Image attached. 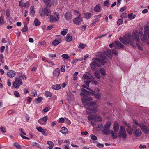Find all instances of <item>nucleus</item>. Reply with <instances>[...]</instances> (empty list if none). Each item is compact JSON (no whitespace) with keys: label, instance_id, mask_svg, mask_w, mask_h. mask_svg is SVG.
<instances>
[{"label":"nucleus","instance_id":"f257e3e1","mask_svg":"<svg viewBox=\"0 0 149 149\" xmlns=\"http://www.w3.org/2000/svg\"><path fill=\"white\" fill-rule=\"evenodd\" d=\"M132 39L130 34L125 35L123 38H119L120 41L123 44L126 45L130 44L134 48L136 47L135 42H139L140 40L139 36V33L137 31H134L132 34Z\"/></svg>","mask_w":149,"mask_h":149},{"label":"nucleus","instance_id":"f03ea898","mask_svg":"<svg viewBox=\"0 0 149 149\" xmlns=\"http://www.w3.org/2000/svg\"><path fill=\"white\" fill-rule=\"evenodd\" d=\"M104 54L102 52H100L98 54L99 58L94 59V61L90 64V67L93 69H95L97 67H101V65H103L106 63L105 60H104Z\"/></svg>","mask_w":149,"mask_h":149},{"label":"nucleus","instance_id":"7ed1b4c3","mask_svg":"<svg viewBox=\"0 0 149 149\" xmlns=\"http://www.w3.org/2000/svg\"><path fill=\"white\" fill-rule=\"evenodd\" d=\"M144 30V35H143V32L141 31L139 32L140 36L142 41L147 42L149 45V42L148 40L149 39V26L148 25H145Z\"/></svg>","mask_w":149,"mask_h":149},{"label":"nucleus","instance_id":"20e7f679","mask_svg":"<svg viewBox=\"0 0 149 149\" xmlns=\"http://www.w3.org/2000/svg\"><path fill=\"white\" fill-rule=\"evenodd\" d=\"M96 102L95 101L91 102L87 104H85L84 107L86 108V110L87 113L90 114L92 113H95L97 111V109L95 108H91L95 105Z\"/></svg>","mask_w":149,"mask_h":149},{"label":"nucleus","instance_id":"39448f33","mask_svg":"<svg viewBox=\"0 0 149 149\" xmlns=\"http://www.w3.org/2000/svg\"><path fill=\"white\" fill-rule=\"evenodd\" d=\"M51 11L48 6H46L43 8H40L39 10L40 15L42 17L45 15L47 16H50L51 14Z\"/></svg>","mask_w":149,"mask_h":149},{"label":"nucleus","instance_id":"423d86ee","mask_svg":"<svg viewBox=\"0 0 149 149\" xmlns=\"http://www.w3.org/2000/svg\"><path fill=\"white\" fill-rule=\"evenodd\" d=\"M102 53H103V52ZM103 54H104L103 57H105V58H104V60H105L106 58L105 55L108 57H109V58L111 59L112 54H114L115 56H117L118 54V52L116 50H111L110 49H108L107 50L106 52H104V53H103Z\"/></svg>","mask_w":149,"mask_h":149},{"label":"nucleus","instance_id":"0eeeda50","mask_svg":"<svg viewBox=\"0 0 149 149\" xmlns=\"http://www.w3.org/2000/svg\"><path fill=\"white\" fill-rule=\"evenodd\" d=\"M118 136L120 138L125 139L126 137V133L124 127L123 126L120 127L119 131L118 134Z\"/></svg>","mask_w":149,"mask_h":149},{"label":"nucleus","instance_id":"6e6552de","mask_svg":"<svg viewBox=\"0 0 149 149\" xmlns=\"http://www.w3.org/2000/svg\"><path fill=\"white\" fill-rule=\"evenodd\" d=\"M49 20L50 22L52 23H54L59 21V13L58 12H55L54 15L50 16Z\"/></svg>","mask_w":149,"mask_h":149},{"label":"nucleus","instance_id":"1a4fd4ad","mask_svg":"<svg viewBox=\"0 0 149 149\" xmlns=\"http://www.w3.org/2000/svg\"><path fill=\"white\" fill-rule=\"evenodd\" d=\"M22 82L20 78H16L15 81L13 83V86L14 87L16 88H18L19 86L22 84Z\"/></svg>","mask_w":149,"mask_h":149},{"label":"nucleus","instance_id":"9d476101","mask_svg":"<svg viewBox=\"0 0 149 149\" xmlns=\"http://www.w3.org/2000/svg\"><path fill=\"white\" fill-rule=\"evenodd\" d=\"M133 121L136 125L140 127L144 133L147 134V133L148 129L145 125L139 123L135 120H134Z\"/></svg>","mask_w":149,"mask_h":149},{"label":"nucleus","instance_id":"9b49d317","mask_svg":"<svg viewBox=\"0 0 149 149\" xmlns=\"http://www.w3.org/2000/svg\"><path fill=\"white\" fill-rule=\"evenodd\" d=\"M36 129L44 136H47L48 134L47 130L45 129H42L41 127H36Z\"/></svg>","mask_w":149,"mask_h":149},{"label":"nucleus","instance_id":"f8f14e48","mask_svg":"<svg viewBox=\"0 0 149 149\" xmlns=\"http://www.w3.org/2000/svg\"><path fill=\"white\" fill-rule=\"evenodd\" d=\"M48 117L47 116H46L39 119L38 122L41 125H45L46 124V122L48 120Z\"/></svg>","mask_w":149,"mask_h":149},{"label":"nucleus","instance_id":"ddd939ff","mask_svg":"<svg viewBox=\"0 0 149 149\" xmlns=\"http://www.w3.org/2000/svg\"><path fill=\"white\" fill-rule=\"evenodd\" d=\"M73 23L77 25H79L82 21V18L81 17H77L73 20Z\"/></svg>","mask_w":149,"mask_h":149},{"label":"nucleus","instance_id":"4468645a","mask_svg":"<svg viewBox=\"0 0 149 149\" xmlns=\"http://www.w3.org/2000/svg\"><path fill=\"white\" fill-rule=\"evenodd\" d=\"M136 127L135 125L133 126L134 131V132L135 135L136 137L140 136L141 134V131L140 129H135Z\"/></svg>","mask_w":149,"mask_h":149},{"label":"nucleus","instance_id":"2eb2a0df","mask_svg":"<svg viewBox=\"0 0 149 149\" xmlns=\"http://www.w3.org/2000/svg\"><path fill=\"white\" fill-rule=\"evenodd\" d=\"M114 46L117 49L124 48V46L118 41H115L114 42Z\"/></svg>","mask_w":149,"mask_h":149},{"label":"nucleus","instance_id":"dca6fc26","mask_svg":"<svg viewBox=\"0 0 149 149\" xmlns=\"http://www.w3.org/2000/svg\"><path fill=\"white\" fill-rule=\"evenodd\" d=\"M125 123L127 127L126 128L127 132L129 134L131 135L132 134V128L131 127V125L126 122H125Z\"/></svg>","mask_w":149,"mask_h":149},{"label":"nucleus","instance_id":"f3484780","mask_svg":"<svg viewBox=\"0 0 149 149\" xmlns=\"http://www.w3.org/2000/svg\"><path fill=\"white\" fill-rule=\"evenodd\" d=\"M19 5L22 7H25L26 8L29 7V2L24 3L22 0L19 2Z\"/></svg>","mask_w":149,"mask_h":149},{"label":"nucleus","instance_id":"a211bd4d","mask_svg":"<svg viewBox=\"0 0 149 149\" xmlns=\"http://www.w3.org/2000/svg\"><path fill=\"white\" fill-rule=\"evenodd\" d=\"M60 74V70L59 68H57L54 69L53 72V75L54 77H58Z\"/></svg>","mask_w":149,"mask_h":149},{"label":"nucleus","instance_id":"6ab92c4d","mask_svg":"<svg viewBox=\"0 0 149 149\" xmlns=\"http://www.w3.org/2000/svg\"><path fill=\"white\" fill-rule=\"evenodd\" d=\"M16 75V72L12 70H9L7 73V76L10 78L13 77Z\"/></svg>","mask_w":149,"mask_h":149},{"label":"nucleus","instance_id":"aec40b11","mask_svg":"<svg viewBox=\"0 0 149 149\" xmlns=\"http://www.w3.org/2000/svg\"><path fill=\"white\" fill-rule=\"evenodd\" d=\"M64 17L67 20H70L72 18V15L70 12H66L65 14Z\"/></svg>","mask_w":149,"mask_h":149},{"label":"nucleus","instance_id":"412c9836","mask_svg":"<svg viewBox=\"0 0 149 149\" xmlns=\"http://www.w3.org/2000/svg\"><path fill=\"white\" fill-rule=\"evenodd\" d=\"M82 79L89 80L91 79H94V77L92 76L91 74L88 73H86L84 74L82 77Z\"/></svg>","mask_w":149,"mask_h":149},{"label":"nucleus","instance_id":"4be33fe9","mask_svg":"<svg viewBox=\"0 0 149 149\" xmlns=\"http://www.w3.org/2000/svg\"><path fill=\"white\" fill-rule=\"evenodd\" d=\"M91 95H95V98L97 99H99L101 97V95L99 93H95V91L91 90Z\"/></svg>","mask_w":149,"mask_h":149},{"label":"nucleus","instance_id":"5701e85b","mask_svg":"<svg viewBox=\"0 0 149 149\" xmlns=\"http://www.w3.org/2000/svg\"><path fill=\"white\" fill-rule=\"evenodd\" d=\"M92 100V98L91 97H85L82 99V102L83 103H86V104L89 103V101H91Z\"/></svg>","mask_w":149,"mask_h":149},{"label":"nucleus","instance_id":"b1692460","mask_svg":"<svg viewBox=\"0 0 149 149\" xmlns=\"http://www.w3.org/2000/svg\"><path fill=\"white\" fill-rule=\"evenodd\" d=\"M111 130L109 129L104 128L102 130V132L105 135H108L111 134Z\"/></svg>","mask_w":149,"mask_h":149},{"label":"nucleus","instance_id":"393cba45","mask_svg":"<svg viewBox=\"0 0 149 149\" xmlns=\"http://www.w3.org/2000/svg\"><path fill=\"white\" fill-rule=\"evenodd\" d=\"M61 42V39L60 38H58L54 40L52 42V45L54 46H56L59 44Z\"/></svg>","mask_w":149,"mask_h":149},{"label":"nucleus","instance_id":"a878e982","mask_svg":"<svg viewBox=\"0 0 149 149\" xmlns=\"http://www.w3.org/2000/svg\"><path fill=\"white\" fill-rule=\"evenodd\" d=\"M119 126V125L116 121L114 123L113 129L115 133H116L118 131Z\"/></svg>","mask_w":149,"mask_h":149},{"label":"nucleus","instance_id":"bb28decb","mask_svg":"<svg viewBox=\"0 0 149 149\" xmlns=\"http://www.w3.org/2000/svg\"><path fill=\"white\" fill-rule=\"evenodd\" d=\"M101 5L100 4H98L94 7V10L95 12H99L101 11Z\"/></svg>","mask_w":149,"mask_h":149},{"label":"nucleus","instance_id":"cd10ccee","mask_svg":"<svg viewBox=\"0 0 149 149\" xmlns=\"http://www.w3.org/2000/svg\"><path fill=\"white\" fill-rule=\"evenodd\" d=\"M61 87V86L60 84H57L53 85L52 88L54 90H58L60 89Z\"/></svg>","mask_w":149,"mask_h":149},{"label":"nucleus","instance_id":"c85d7f7f","mask_svg":"<svg viewBox=\"0 0 149 149\" xmlns=\"http://www.w3.org/2000/svg\"><path fill=\"white\" fill-rule=\"evenodd\" d=\"M91 83L93 84H94L95 85H97L98 83V82L95 80H94L93 81H85V83L86 85H87L88 87H89V84L90 83Z\"/></svg>","mask_w":149,"mask_h":149},{"label":"nucleus","instance_id":"c756f323","mask_svg":"<svg viewBox=\"0 0 149 149\" xmlns=\"http://www.w3.org/2000/svg\"><path fill=\"white\" fill-rule=\"evenodd\" d=\"M88 120H93L96 118V116L95 115H90L88 116Z\"/></svg>","mask_w":149,"mask_h":149},{"label":"nucleus","instance_id":"7c9ffc66","mask_svg":"<svg viewBox=\"0 0 149 149\" xmlns=\"http://www.w3.org/2000/svg\"><path fill=\"white\" fill-rule=\"evenodd\" d=\"M34 7L32 5L30 7V15L31 16H33L35 15V11L34 10Z\"/></svg>","mask_w":149,"mask_h":149},{"label":"nucleus","instance_id":"2f4dec72","mask_svg":"<svg viewBox=\"0 0 149 149\" xmlns=\"http://www.w3.org/2000/svg\"><path fill=\"white\" fill-rule=\"evenodd\" d=\"M111 125V123L109 121H108L106 123L104 126V128L110 129V127Z\"/></svg>","mask_w":149,"mask_h":149},{"label":"nucleus","instance_id":"473e14b6","mask_svg":"<svg viewBox=\"0 0 149 149\" xmlns=\"http://www.w3.org/2000/svg\"><path fill=\"white\" fill-rule=\"evenodd\" d=\"M128 16L129 19L132 20L136 17V15L135 14L133 15L132 13H131L128 14Z\"/></svg>","mask_w":149,"mask_h":149},{"label":"nucleus","instance_id":"72a5a7b5","mask_svg":"<svg viewBox=\"0 0 149 149\" xmlns=\"http://www.w3.org/2000/svg\"><path fill=\"white\" fill-rule=\"evenodd\" d=\"M84 14L85 16L84 18L87 19L90 18L91 16V14L88 12L85 13Z\"/></svg>","mask_w":149,"mask_h":149},{"label":"nucleus","instance_id":"f704fd0d","mask_svg":"<svg viewBox=\"0 0 149 149\" xmlns=\"http://www.w3.org/2000/svg\"><path fill=\"white\" fill-rule=\"evenodd\" d=\"M61 57L65 59H67L69 60H70V57L68 55L66 54H62L61 56Z\"/></svg>","mask_w":149,"mask_h":149},{"label":"nucleus","instance_id":"c9c22d12","mask_svg":"<svg viewBox=\"0 0 149 149\" xmlns=\"http://www.w3.org/2000/svg\"><path fill=\"white\" fill-rule=\"evenodd\" d=\"M42 99L43 98L42 97H40L35 100L34 102L36 104H38L41 102Z\"/></svg>","mask_w":149,"mask_h":149},{"label":"nucleus","instance_id":"e433bc0d","mask_svg":"<svg viewBox=\"0 0 149 149\" xmlns=\"http://www.w3.org/2000/svg\"><path fill=\"white\" fill-rule=\"evenodd\" d=\"M47 143L49 145L48 147V148L49 149H52L54 146V143L53 142L51 141H47Z\"/></svg>","mask_w":149,"mask_h":149},{"label":"nucleus","instance_id":"4c0bfd02","mask_svg":"<svg viewBox=\"0 0 149 149\" xmlns=\"http://www.w3.org/2000/svg\"><path fill=\"white\" fill-rule=\"evenodd\" d=\"M60 132L63 134H65L68 132V130L65 127H62L60 130Z\"/></svg>","mask_w":149,"mask_h":149},{"label":"nucleus","instance_id":"58836bf2","mask_svg":"<svg viewBox=\"0 0 149 149\" xmlns=\"http://www.w3.org/2000/svg\"><path fill=\"white\" fill-rule=\"evenodd\" d=\"M95 77L98 79H100V73L98 71H97L95 72Z\"/></svg>","mask_w":149,"mask_h":149},{"label":"nucleus","instance_id":"ea45409f","mask_svg":"<svg viewBox=\"0 0 149 149\" xmlns=\"http://www.w3.org/2000/svg\"><path fill=\"white\" fill-rule=\"evenodd\" d=\"M13 145L17 149H21V146L17 142H15Z\"/></svg>","mask_w":149,"mask_h":149},{"label":"nucleus","instance_id":"a19ab883","mask_svg":"<svg viewBox=\"0 0 149 149\" xmlns=\"http://www.w3.org/2000/svg\"><path fill=\"white\" fill-rule=\"evenodd\" d=\"M79 73L77 72H76L73 74V79L74 80H77L78 79V77H77Z\"/></svg>","mask_w":149,"mask_h":149},{"label":"nucleus","instance_id":"79ce46f5","mask_svg":"<svg viewBox=\"0 0 149 149\" xmlns=\"http://www.w3.org/2000/svg\"><path fill=\"white\" fill-rule=\"evenodd\" d=\"M43 1L47 6H51V0H43Z\"/></svg>","mask_w":149,"mask_h":149},{"label":"nucleus","instance_id":"37998d69","mask_svg":"<svg viewBox=\"0 0 149 149\" xmlns=\"http://www.w3.org/2000/svg\"><path fill=\"white\" fill-rule=\"evenodd\" d=\"M99 70L102 75L104 76L105 75L106 72L105 69L102 68H100Z\"/></svg>","mask_w":149,"mask_h":149},{"label":"nucleus","instance_id":"c03bdc74","mask_svg":"<svg viewBox=\"0 0 149 149\" xmlns=\"http://www.w3.org/2000/svg\"><path fill=\"white\" fill-rule=\"evenodd\" d=\"M101 14H100L99 15L97 16H95L94 17H95V19L94 20L96 22L98 21L100 19L101 17Z\"/></svg>","mask_w":149,"mask_h":149},{"label":"nucleus","instance_id":"a18cd8bd","mask_svg":"<svg viewBox=\"0 0 149 149\" xmlns=\"http://www.w3.org/2000/svg\"><path fill=\"white\" fill-rule=\"evenodd\" d=\"M31 145L34 146H36L39 148H41V146L40 145L36 142H33L32 143Z\"/></svg>","mask_w":149,"mask_h":149},{"label":"nucleus","instance_id":"49530a36","mask_svg":"<svg viewBox=\"0 0 149 149\" xmlns=\"http://www.w3.org/2000/svg\"><path fill=\"white\" fill-rule=\"evenodd\" d=\"M72 40V36L70 35H67L66 37V40L68 42H70Z\"/></svg>","mask_w":149,"mask_h":149},{"label":"nucleus","instance_id":"de8ad7c7","mask_svg":"<svg viewBox=\"0 0 149 149\" xmlns=\"http://www.w3.org/2000/svg\"><path fill=\"white\" fill-rule=\"evenodd\" d=\"M34 24L36 26H37L39 25L40 24V22L36 18L34 20Z\"/></svg>","mask_w":149,"mask_h":149},{"label":"nucleus","instance_id":"09e8293b","mask_svg":"<svg viewBox=\"0 0 149 149\" xmlns=\"http://www.w3.org/2000/svg\"><path fill=\"white\" fill-rule=\"evenodd\" d=\"M4 16L2 15V16L0 17V24H4Z\"/></svg>","mask_w":149,"mask_h":149},{"label":"nucleus","instance_id":"8fccbe9b","mask_svg":"<svg viewBox=\"0 0 149 149\" xmlns=\"http://www.w3.org/2000/svg\"><path fill=\"white\" fill-rule=\"evenodd\" d=\"M74 13L76 16L81 17V14L79 11L77 10H74Z\"/></svg>","mask_w":149,"mask_h":149},{"label":"nucleus","instance_id":"3c124183","mask_svg":"<svg viewBox=\"0 0 149 149\" xmlns=\"http://www.w3.org/2000/svg\"><path fill=\"white\" fill-rule=\"evenodd\" d=\"M81 91L82 92H84V93H85L86 95V96L88 95V94H89L91 95V91H89L86 90V89L82 88L81 89Z\"/></svg>","mask_w":149,"mask_h":149},{"label":"nucleus","instance_id":"603ef678","mask_svg":"<svg viewBox=\"0 0 149 149\" xmlns=\"http://www.w3.org/2000/svg\"><path fill=\"white\" fill-rule=\"evenodd\" d=\"M45 95L46 96L49 97L52 96V93L46 91L45 93Z\"/></svg>","mask_w":149,"mask_h":149},{"label":"nucleus","instance_id":"864d4df0","mask_svg":"<svg viewBox=\"0 0 149 149\" xmlns=\"http://www.w3.org/2000/svg\"><path fill=\"white\" fill-rule=\"evenodd\" d=\"M68 31L67 29H64L63 31H61V34L63 36H64L66 34Z\"/></svg>","mask_w":149,"mask_h":149},{"label":"nucleus","instance_id":"5fc2aeb1","mask_svg":"<svg viewBox=\"0 0 149 149\" xmlns=\"http://www.w3.org/2000/svg\"><path fill=\"white\" fill-rule=\"evenodd\" d=\"M86 46V45L85 44L80 43L78 47L83 49H84Z\"/></svg>","mask_w":149,"mask_h":149},{"label":"nucleus","instance_id":"6e6d98bb","mask_svg":"<svg viewBox=\"0 0 149 149\" xmlns=\"http://www.w3.org/2000/svg\"><path fill=\"white\" fill-rule=\"evenodd\" d=\"M116 133H114L113 131L111 130V134H112V136L113 138L115 139L118 136L116 134Z\"/></svg>","mask_w":149,"mask_h":149},{"label":"nucleus","instance_id":"4d7b16f0","mask_svg":"<svg viewBox=\"0 0 149 149\" xmlns=\"http://www.w3.org/2000/svg\"><path fill=\"white\" fill-rule=\"evenodd\" d=\"M28 28L26 24L24 25V27L22 29L21 31L22 32H25L27 31Z\"/></svg>","mask_w":149,"mask_h":149},{"label":"nucleus","instance_id":"13d9d810","mask_svg":"<svg viewBox=\"0 0 149 149\" xmlns=\"http://www.w3.org/2000/svg\"><path fill=\"white\" fill-rule=\"evenodd\" d=\"M65 142L68 143V144L65 145L64 149H69V143L70 142L69 141L66 140L65 141Z\"/></svg>","mask_w":149,"mask_h":149},{"label":"nucleus","instance_id":"bf43d9fd","mask_svg":"<svg viewBox=\"0 0 149 149\" xmlns=\"http://www.w3.org/2000/svg\"><path fill=\"white\" fill-rule=\"evenodd\" d=\"M65 122L66 124L68 125H70L71 124V122L70 121L68 118L66 117L65 118Z\"/></svg>","mask_w":149,"mask_h":149},{"label":"nucleus","instance_id":"052dcab7","mask_svg":"<svg viewBox=\"0 0 149 149\" xmlns=\"http://www.w3.org/2000/svg\"><path fill=\"white\" fill-rule=\"evenodd\" d=\"M110 4L109 0H107L104 3V5L107 7L109 6Z\"/></svg>","mask_w":149,"mask_h":149},{"label":"nucleus","instance_id":"680f3d73","mask_svg":"<svg viewBox=\"0 0 149 149\" xmlns=\"http://www.w3.org/2000/svg\"><path fill=\"white\" fill-rule=\"evenodd\" d=\"M14 94L15 96L17 97H20V94L19 92L17 91H14Z\"/></svg>","mask_w":149,"mask_h":149},{"label":"nucleus","instance_id":"e2e57ef3","mask_svg":"<svg viewBox=\"0 0 149 149\" xmlns=\"http://www.w3.org/2000/svg\"><path fill=\"white\" fill-rule=\"evenodd\" d=\"M65 117L63 118L62 117L61 118H60L58 119V121L60 123H63L65 122Z\"/></svg>","mask_w":149,"mask_h":149},{"label":"nucleus","instance_id":"0e129e2a","mask_svg":"<svg viewBox=\"0 0 149 149\" xmlns=\"http://www.w3.org/2000/svg\"><path fill=\"white\" fill-rule=\"evenodd\" d=\"M32 93L33 94L32 96L33 97H35L37 95L36 91L34 90H33L32 91Z\"/></svg>","mask_w":149,"mask_h":149},{"label":"nucleus","instance_id":"69168bd1","mask_svg":"<svg viewBox=\"0 0 149 149\" xmlns=\"http://www.w3.org/2000/svg\"><path fill=\"white\" fill-rule=\"evenodd\" d=\"M65 67L64 65H63L61 66V71L62 72H64L65 71Z\"/></svg>","mask_w":149,"mask_h":149},{"label":"nucleus","instance_id":"338daca9","mask_svg":"<svg viewBox=\"0 0 149 149\" xmlns=\"http://www.w3.org/2000/svg\"><path fill=\"white\" fill-rule=\"evenodd\" d=\"M90 137L91 139L93 140H96L97 139V137L95 135H91L90 136Z\"/></svg>","mask_w":149,"mask_h":149},{"label":"nucleus","instance_id":"774afa93","mask_svg":"<svg viewBox=\"0 0 149 149\" xmlns=\"http://www.w3.org/2000/svg\"><path fill=\"white\" fill-rule=\"evenodd\" d=\"M103 125L102 124H100L98 125V128L100 130H101L103 128Z\"/></svg>","mask_w":149,"mask_h":149}]
</instances>
